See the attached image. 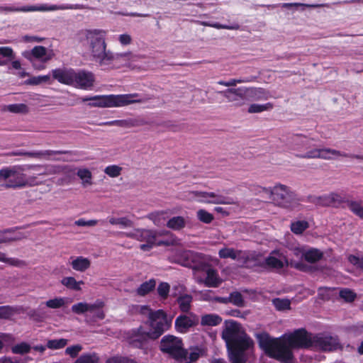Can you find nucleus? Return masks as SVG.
I'll return each mask as SVG.
<instances>
[{"label":"nucleus","mask_w":363,"mask_h":363,"mask_svg":"<svg viewBox=\"0 0 363 363\" xmlns=\"http://www.w3.org/2000/svg\"><path fill=\"white\" fill-rule=\"evenodd\" d=\"M77 176L82 180L83 184H91V172L87 169H80L77 173Z\"/></svg>","instance_id":"nucleus-51"},{"label":"nucleus","mask_w":363,"mask_h":363,"mask_svg":"<svg viewBox=\"0 0 363 363\" xmlns=\"http://www.w3.org/2000/svg\"><path fill=\"white\" fill-rule=\"evenodd\" d=\"M339 296L341 298L348 303L353 302L357 298V294L350 289H341L340 291Z\"/></svg>","instance_id":"nucleus-44"},{"label":"nucleus","mask_w":363,"mask_h":363,"mask_svg":"<svg viewBox=\"0 0 363 363\" xmlns=\"http://www.w3.org/2000/svg\"><path fill=\"white\" fill-rule=\"evenodd\" d=\"M330 196L331 206L337 208L345 203L352 213L363 220V206L361 201L348 200L342 194L335 192L330 193Z\"/></svg>","instance_id":"nucleus-13"},{"label":"nucleus","mask_w":363,"mask_h":363,"mask_svg":"<svg viewBox=\"0 0 363 363\" xmlns=\"http://www.w3.org/2000/svg\"><path fill=\"white\" fill-rule=\"evenodd\" d=\"M309 228V223L306 220H297L291 223V230L296 235L302 234Z\"/></svg>","instance_id":"nucleus-37"},{"label":"nucleus","mask_w":363,"mask_h":363,"mask_svg":"<svg viewBox=\"0 0 363 363\" xmlns=\"http://www.w3.org/2000/svg\"><path fill=\"white\" fill-rule=\"evenodd\" d=\"M170 285L167 282H160L157 288L158 296L162 300H166L169 294Z\"/></svg>","instance_id":"nucleus-42"},{"label":"nucleus","mask_w":363,"mask_h":363,"mask_svg":"<svg viewBox=\"0 0 363 363\" xmlns=\"http://www.w3.org/2000/svg\"><path fill=\"white\" fill-rule=\"evenodd\" d=\"M117 225L123 228H132L133 222L127 217H121L117 218Z\"/></svg>","instance_id":"nucleus-61"},{"label":"nucleus","mask_w":363,"mask_h":363,"mask_svg":"<svg viewBox=\"0 0 363 363\" xmlns=\"http://www.w3.org/2000/svg\"><path fill=\"white\" fill-rule=\"evenodd\" d=\"M99 357L95 353H85L77 359L74 363H99Z\"/></svg>","instance_id":"nucleus-39"},{"label":"nucleus","mask_w":363,"mask_h":363,"mask_svg":"<svg viewBox=\"0 0 363 363\" xmlns=\"http://www.w3.org/2000/svg\"><path fill=\"white\" fill-rule=\"evenodd\" d=\"M106 30L103 29H84L78 33L77 38L79 42L87 48L94 58L104 62L114 59L113 54L106 50Z\"/></svg>","instance_id":"nucleus-3"},{"label":"nucleus","mask_w":363,"mask_h":363,"mask_svg":"<svg viewBox=\"0 0 363 363\" xmlns=\"http://www.w3.org/2000/svg\"><path fill=\"white\" fill-rule=\"evenodd\" d=\"M137 311L143 315H145L148 318V320H150V317L152 313H154L155 311H152L149 306H138Z\"/></svg>","instance_id":"nucleus-60"},{"label":"nucleus","mask_w":363,"mask_h":363,"mask_svg":"<svg viewBox=\"0 0 363 363\" xmlns=\"http://www.w3.org/2000/svg\"><path fill=\"white\" fill-rule=\"evenodd\" d=\"M82 350V347L80 345H75L68 347L65 350V353L69 355L71 357H77L79 352Z\"/></svg>","instance_id":"nucleus-59"},{"label":"nucleus","mask_w":363,"mask_h":363,"mask_svg":"<svg viewBox=\"0 0 363 363\" xmlns=\"http://www.w3.org/2000/svg\"><path fill=\"white\" fill-rule=\"evenodd\" d=\"M199 320L195 315L181 314L178 315L174 322V328L179 333H186L191 328L196 326Z\"/></svg>","instance_id":"nucleus-16"},{"label":"nucleus","mask_w":363,"mask_h":363,"mask_svg":"<svg viewBox=\"0 0 363 363\" xmlns=\"http://www.w3.org/2000/svg\"><path fill=\"white\" fill-rule=\"evenodd\" d=\"M14 309L10 306H0V318L9 319L14 314Z\"/></svg>","instance_id":"nucleus-55"},{"label":"nucleus","mask_w":363,"mask_h":363,"mask_svg":"<svg viewBox=\"0 0 363 363\" xmlns=\"http://www.w3.org/2000/svg\"><path fill=\"white\" fill-rule=\"evenodd\" d=\"M61 282L67 289L74 291H80L81 285L84 284L83 281H77V280L72 277H64Z\"/></svg>","instance_id":"nucleus-35"},{"label":"nucleus","mask_w":363,"mask_h":363,"mask_svg":"<svg viewBox=\"0 0 363 363\" xmlns=\"http://www.w3.org/2000/svg\"><path fill=\"white\" fill-rule=\"evenodd\" d=\"M166 225L173 230H180L185 227L186 221L182 216H174L167 221Z\"/></svg>","instance_id":"nucleus-32"},{"label":"nucleus","mask_w":363,"mask_h":363,"mask_svg":"<svg viewBox=\"0 0 363 363\" xmlns=\"http://www.w3.org/2000/svg\"><path fill=\"white\" fill-rule=\"evenodd\" d=\"M147 122L140 118H127L123 120H114L104 123V125L108 126L116 125L125 128H131L147 125Z\"/></svg>","instance_id":"nucleus-18"},{"label":"nucleus","mask_w":363,"mask_h":363,"mask_svg":"<svg viewBox=\"0 0 363 363\" xmlns=\"http://www.w3.org/2000/svg\"><path fill=\"white\" fill-rule=\"evenodd\" d=\"M313 347L324 352H332L341 348V345L337 336L319 333L313 335Z\"/></svg>","instance_id":"nucleus-12"},{"label":"nucleus","mask_w":363,"mask_h":363,"mask_svg":"<svg viewBox=\"0 0 363 363\" xmlns=\"http://www.w3.org/2000/svg\"><path fill=\"white\" fill-rule=\"evenodd\" d=\"M262 191L272 196L274 203L279 206L289 208L291 207L294 201V195L286 186L279 184L274 187L273 189L265 187H259Z\"/></svg>","instance_id":"nucleus-9"},{"label":"nucleus","mask_w":363,"mask_h":363,"mask_svg":"<svg viewBox=\"0 0 363 363\" xmlns=\"http://www.w3.org/2000/svg\"><path fill=\"white\" fill-rule=\"evenodd\" d=\"M222 322V318L214 313L206 314L201 316V324L203 326H216Z\"/></svg>","instance_id":"nucleus-30"},{"label":"nucleus","mask_w":363,"mask_h":363,"mask_svg":"<svg viewBox=\"0 0 363 363\" xmlns=\"http://www.w3.org/2000/svg\"><path fill=\"white\" fill-rule=\"evenodd\" d=\"M198 219L203 223H211L214 217L213 215L204 209H200L197 211Z\"/></svg>","instance_id":"nucleus-49"},{"label":"nucleus","mask_w":363,"mask_h":363,"mask_svg":"<svg viewBox=\"0 0 363 363\" xmlns=\"http://www.w3.org/2000/svg\"><path fill=\"white\" fill-rule=\"evenodd\" d=\"M312 201L318 206H331L330 194H324L319 196H315Z\"/></svg>","instance_id":"nucleus-47"},{"label":"nucleus","mask_w":363,"mask_h":363,"mask_svg":"<svg viewBox=\"0 0 363 363\" xmlns=\"http://www.w3.org/2000/svg\"><path fill=\"white\" fill-rule=\"evenodd\" d=\"M206 273V277L203 281L207 287H218L223 282L222 279L219 277L218 271L211 267H206L204 270Z\"/></svg>","instance_id":"nucleus-20"},{"label":"nucleus","mask_w":363,"mask_h":363,"mask_svg":"<svg viewBox=\"0 0 363 363\" xmlns=\"http://www.w3.org/2000/svg\"><path fill=\"white\" fill-rule=\"evenodd\" d=\"M313 139L303 135H296L292 138L293 149L304 150L305 153L297 155L298 157L304 159L332 160L333 157H347L348 154L331 148H318L313 144Z\"/></svg>","instance_id":"nucleus-4"},{"label":"nucleus","mask_w":363,"mask_h":363,"mask_svg":"<svg viewBox=\"0 0 363 363\" xmlns=\"http://www.w3.org/2000/svg\"><path fill=\"white\" fill-rule=\"evenodd\" d=\"M4 109L14 113H26L28 111V106L24 104H9L6 106Z\"/></svg>","instance_id":"nucleus-40"},{"label":"nucleus","mask_w":363,"mask_h":363,"mask_svg":"<svg viewBox=\"0 0 363 363\" xmlns=\"http://www.w3.org/2000/svg\"><path fill=\"white\" fill-rule=\"evenodd\" d=\"M0 180L6 182L2 186L6 189H21L26 186V174L17 171L15 167L0 169Z\"/></svg>","instance_id":"nucleus-10"},{"label":"nucleus","mask_w":363,"mask_h":363,"mask_svg":"<svg viewBox=\"0 0 363 363\" xmlns=\"http://www.w3.org/2000/svg\"><path fill=\"white\" fill-rule=\"evenodd\" d=\"M49 79H50L49 75L33 77L29 78L26 81V83L28 84H32V85H37V84H42L43 82H47L48 81H49Z\"/></svg>","instance_id":"nucleus-57"},{"label":"nucleus","mask_w":363,"mask_h":363,"mask_svg":"<svg viewBox=\"0 0 363 363\" xmlns=\"http://www.w3.org/2000/svg\"><path fill=\"white\" fill-rule=\"evenodd\" d=\"M71 265L76 271L84 272L90 267L91 262L88 258L79 256L72 261Z\"/></svg>","instance_id":"nucleus-26"},{"label":"nucleus","mask_w":363,"mask_h":363,"mask_svg":"<svg viewBox=\"0 0 363 363\" xmlns=\"http://www.w3.org/2000/svg\"><path fill=\"white\" fill-rule=\"evenodd\" d=\"M230 303L238 307H243L245 306V301L240 292L233 291L230 294Z\"/></svg>","instance_id":"nucleus-45"},{"label":"nucleus","mask_w":363,"mask_h":363,"mask_svg":"<svg viewBox=\"0 0 363 363\" xmlns=\"http://www.w3.org/2000/svg\"><path fill=\"white\" fill-rule=\"evenodd\" d=\"M123 356L121 355H115L111 357H108L106 360V363H121L122 362Z\"/></svg>","instance_id":"nucleus-64"},{"label":"nucleus","mask_w":363,"mask_h":363,"mask_svg":"<svg viewBox=\"0 0 363 363\" xmlns=\"http://www.w3.org/2000/svg\"><path fill=\"white\" fill-rule=\"evenodd\" d=\"M259 347L265 354L281 363H294L293 349L313 347V335L305 328H298L279 337H273L265 332L255 333Z\"/></svg>","instance_id":"nucleus-1"},{"label":"nucleus","mask_w":363,"mask_h":363,"mask_svg":"<svg viewBox=\"0 0 363 363\" xmlns=\"http://www.w3.org/2000/svg\"><path fill=\"white\" fill-rule=\"evenodd\" d=\"M193 297L190 294H182L177 298L179 310L182 313H188L191 310Z\"/></svg>","instance_id":"nucleus-27"},{"label":"nucleus","mask_w":363,"mask_h":363,"mask_svg":"<svg viewBox=\"0 0 363 363\" xmlns=\"http://www.w3.org/2000/svg\"><path fill=\"white\" fill-rule=\"evenodd\" d=\"M15 58L13 50L10 47H0V66L7 65Z\"/></svg>","instance_id":"nucleus-28"},{"label":"nucleus","mask_w":363,"mask_h":363,"mask_svg":"<svg viewBox=\"0 0 363 363\" xmlns=\"http://www.w3.org/2000/svg\"><path fill=\"white\" fill-rule=\"evenodd\" d=\"M184 258L183 265L194 271L204 272L206 267H211L206 256L202 253L189 251L184 254Z\"/></svg>","instance_id":"nucleus-14"},{"label":"nucleus","mask_w":363,"mask_h":363,"mask_svg":"<svg viewBox=\"0 0 363 363\" xmlns=\"http://www.w3.org/2000/svg\"><path fill=\"white\" fill-rule=\"evenodd\" d=\"M25 238L22 233H15L14 228L0 231V244L21 240Z\"/></svg>","instance_id":"nucleus-21"},{"label":"nucleus","mask_w":363,"mask_h":363,"mask_svg":"<svg viewBox=\"0 0 363 363\" xmlns=\"http://www.w3.org/2000/svg\"><path fill=\"white\" fill-rule=\"evenodd\" d=\"M274 106V104L272 102L264 104H252L249 106L247 111L250 113H261L264 111H270L273 109Z\"/></svg>","instance_id":"nucleus-36"},{"label":"nucleus","mask_w":363,"mask_h":363,"mask_svg":"<svg viewBox=\"0 0 363 363\" xmlns=\"http://www.w3.org/2000/svg\"><path fill=\"white\" fill-rule=\"evenodd\" d=\"M323 256V252L318 249H311L303 254L304 259L310 263H315L320 260Z\"/></svg>","instance_id":"nucleus-34"},{"label":"nucleus","mask_w":363,"mask_h":363,"mask_svg":"<svg viewBox=\"0 0 363 363\" xmlns=\"http://www.w3.org/2000/svg\"><path fill=\"white\" fill-rule=\"evenodd\" d=\"M182 338L172 335H164L160 340V350L162 352L169 354L174 359H186L187 350L184 348Z\"/></svg>","instance_id":"nucleus-7"},{"label":"nucleus","mask_w":363,"mask_h":363,"mask_svg":"<svg viewBox=\"0 0 363 363\" xmlns=\"http://www.w3.org/2000/svg\"><path fill=\"white\" fill-rule=\"evenodd\" d=\"M252 94L255 99L257 101L267 100L271 97L269 92L262 88L254 89L252 91Z\"/></svg>","instance_id":"nucleus-46"},{"label":"nucleus","mask_w":363,"mask_h":363,"mask_svg":"<svg viewBox=\"0 0 363 363\" xmlns=\"http://www.w3.org/2000/svg\"><path fill=\"white\" fill-rule=\"evenodd\" d=\"M30 168L36 170L38 176H48L55 173L53 167L50 165H33Z\"/></svg>","instance_id":"nucleus-43"},{"label":"nucleus","mask_w":363,"mask_h":363,"mask_svg":"<svg viewBox=\"0 0 363 363\" xmlns=\"http://www.w3.org/2000/svg\"><path fill=\"white\" fill-rule=\"evenodd\" d=\"M0 262L17 267H21L26 265L25 261L15 257H6V254L1 252H0Z\"/></svg>","instance_id":"nucleus-38"},{"label":"nucleus","mask_w":363,"mask_h":363,"mask_svg":"<svg viewBox=\"0 0 363 363\" xmlns=\"http://www.w3.org/2000/svg\"><path fill=\"white\" fill-rule=\"evenodd\" d=\"M242 252L241 250H235L233 248L223 247L218 251V256L222 259L230 258L235 260L240 257Z\"/></svg>","instance_id":"nucleus-31"},{"label":"nucleus","mask_w":363,"mask_h":363,"mask_svg":"<svg viewBox=\"0 0 363 363\" xmlns=\"http://www.w3.org/2000/svg\"><path fill=\"white\" fill-rule=\"evenodd\" d=\"M138 233H139V240L140 241H145L148 244L158 246L163 244L162 242H157V234L152 230L138 229Z\"/></svg>","instance_id":"nucleus-23"},{"label":"nucleus","mask_w":363,"mask_h":363,"mask_svg":"<svg viewBox=\"0 0 363 363\" xmlns=\"http://www.w3.org/2000/svg\"><path fill=\"white\" fill-rule=\"evenodd\" d=\"M260 266L262 267L280 269L284 267V264L279 259L273 256H269L264 259V262H263Z\"/></svg>","instance_id":"nucleus-33"},{"label":"nucleus","mask_w":363,"mask_h":363,"mask_svg":"<svg viewBox=\"0 0 363 363\" xmlns=\"http://www.w3.org/2000/svg\"><path fill=\"white\" fill-rule=\"evenodd\" d=\"M273 302L276 308L279 311H284L290 308L291 303L288 299L275 298Z\"/></svg>","instance_id":"nucleus-53"},{"label":"nucleus","mask_w":363,"mask_h":363,"mask_svg":"<svg viewBox=\"0 0 363 363\" xmlns=\"http://www.w3.org/2000/svg\"><path fill=\"white\" fill-rule=\"evenodd\" d=\"M32 55L36 59L47 62L52 57V52L43 46H35L31 50Z\"/></svg>","instance_id":"nucleus-24"},{"label":"nucleus","mask_w":363,"mask_h":363,"mask_svg":"<svg viewBox=\"0 0 363 363\" xmlns=\"http://www.w3.org/2000/svg\"><path fill=\"white\" fill-rule=\"evenodd\" d=\"M68 340L65 338L49 340L47 342L46 347L51 350H59L64 348Z\"/></svg>","instance_id":"nucleus-41"},{"label":"nucleus","mask_w":363,"mask_h":363,"mask_svg":"<svg viewBox=\"0 0 363 363\" xmlns=\"http://www.w3.org/2000/svg\"><path fill=\"white\" fill-rule=\"evenodd\" d=\"M45 306L50 308L57 309L60 308L65 305V300L63 298H55L50 299L45 303Z\"/></svg>","instance_id":"nucleus-52"},{"label":"nucleus","mask_w":363,"mask_h":363,"mask_svg":"<svg viewBox=\"0 0 363 363\" xmlns=\"http://www.w3.org/2000/svg\"><path fill=\"white\" fill-rule=\"evenodd\" d=\"M255 79L254 77H240L238 79H230L226 82H220L221 84H224L225 86H235L237 83H242V82H252Z\"/></svg>","instance_id":"nucleus-58"},{"label":"nucleus","mask_w":363,"mask_h":363,"mask_svg":"<svg viewBox=\"0 0 363 363\" xmlns=\"http://www.w3.org/2000/svg\"><path fill=\"white\" fill-rule=\"evenodd\" d=\"M348 261L357 269L363 272V255L359 257L354 255H350L348 256Z\"/></svg>","instance_id":"nucleus-50"},{"label":"nucleus","mask_w":363,"mask_h":363,"mask_svg":"<svg viewBox=\"0 0 363 363\" xmlns=\"http://www.w3.org/2000/svg\"><path fill=\"white\" fill-rule=\"evenodd\" d=\"M53 77L59 82L71 85L77 83L81 88L91 87L94 83V76L90 72H82L76 74L74 69H53Z\"/></svg>","instance_id":"nucleus-6"},{"label":"nucleus","mask_w":363,"mask_h":363,"mask_svg":"<svg viewBox=\"0 0 363 363\" xmlns=\"http://www.w3.org/2000/svg\"><path fill=\"white\" fill-rule=\"evenodd\" d=\"M203 194L208 196V199H200L201 202L214 203V204H227L230 203L227 201V198L219 194H216L214 192L203 193Z\"/></svg>","instance_id":"nucleus-29"},{"label":"nucleus","mask_w":363,"mask_h":363,"mask_svg":"<svg viewBox=\"0 0 363 363\" xmlns=\"http://www.w3.org/2000/svg\"><path fill=\"white\" fill-rule=\"evenodd\" d=\"M228 351L231 363H245V352L254 347L253 340L234 320H226L221 334Z\"/></svg>","instance_id":"nucleus-2"},{"label":"nucleus","mask_w":363,"mask_h":363,"mask_svg":"<svg viewBox=\"0 0 363 363\" xmlns=\"http://www.w3.org/2000/svg\"><path fill=\"white\" fill-rule=\"evenodd\" d=\"M11 350L13 354H25L30 351V346L26 342H21L14 345Z\"/></svg>","instance_id":"nucleus-48"},{"label":"nucleus","mask_w":363,"mask_h":363,"mask_svg":"<svg viewBox=\"0 0 363 363\" xmlns=\"http://www.w3.org/2000/svg\"><path fill=\"white\" fill-rule=\"evenodd\" d=\"M72 9L71 6H47V5H41V6H26L23 7H0L1 11H9V12H30V11H55L59 9Z\"/></svg>","instance_id":"nucleus-15"},{"label":"nucleus","mask_w":363,"mask_h":363,"mask_svg":"<svg viewBox=\"0 0 363 363\" xmlns=\"http://www.w3.org/2000/svg\"><path fill=\"white\" fill-rule=\"evenodd\" d=\"M150 340H152V335L142 325L132 329L128 337L129 345L133 348L140 350H146Z\"/></svg>","instance_id":"nucleus-11"},{"label":"nucleus","mask_w":363,"mask_h":363,"mask_svg":"<svg viewBox=\"0 0 363 363\" xmlns=\"http://www.w3.org/2000/svg\"><path fill=\"white\" fill-rule=\"evenodd\" d=\"M156 286V280L150 279L142 283L136 289V294L140 296H145L152 291Z\"/></svg>","instance_id":"nucleus-25"},{"label":"nucleus","mask_w":363,"mask_h":363,"mask_svg":"<svg viewBox=\"0 0 363 363\" xmlns=\"http://www.w3.org/2000/svg\"><path fill=\"white\" fill-rule=\"evenodd\" d=\"M202 24L204 25V26H211V27H213V28H218V29L223 28V29L238 30L239 28V26L238 25H234V26H228L221 25V24H219V23L209 24V23H203Z\"/></svg>","instance_id":"nucleus-62"},{"label":"nucleus","mask_w":363,"mask_h":363,"mask_svg":"<svg viewBox=\"0 0 363 363\" xmlns=\"http://www.w3.org/2000/svg\"><path fill=\"white\" fill-rule=\"evenodd\" d=\"M172 318H169L167 313L159 309L155 311L150 317V320L147 321L152 335V340L158 339L165 331L168 330L172 326Z\"/></svg>","instance_id":"nucleus-8"},{"label":"nucleus","mask_w":363,"mask_h":363,"mask_svg":"<svg viewBox=\"0 0 363 363\" xmlns=\"http://www.w3.org/2000/svg\"><path fill=\"white\" fill-rule=\"evenodd\" d=\"M66 152L64 151H55V150H40V151H33L28 152L23 150H17L13 152L11 155L14 156H26L31 158L40 159L47 156H51L54 155L65 154Z\"/></svg>","instance_id":"nucleus-19"},{"label":"nucleus","mask_w":363,"mask_h":363,"mask_svg":"<svg viewBox=\"0 0 363 363\" xmlns=\"http://www.w3.org/2000/svg\"><path fill=\"white\" fill-rule=\"evenodd\" d=\"M218 95L225 97L228 102L233 103L236 106H241L245 103V91L242 89H228L224 91H218Z\"/></svg>","instance_id":"nucleus-17"},{"label":"nucleus","mask_w":363,"mask_h":363,"mask_svg":"<svg viewBox=\"0 0 363 363\" xmlns=\"http://www.w3.org/2000/svg\"><path fill=\"white\" fill-rule=\"evenodd\" d=\"M137 96L138 94L96 95L84 96L81 99L83 102L93 101L94 102L89 104L91 107H121L138 101L133 99Z\"/></svg>","instance_id":"nucleus-5"},{"label":"nucleus","mask_w":363,"mask_h":363,"mask_svg":"<svg viewBox=\"0 0 363 363\" xmlns=\"http://www.w3.org/2000/svg\"><path fill=\"white\" fill-rule=\"evenodd\" d=\"M121 167L113 164L106 167L104 172L111 177H117L121 174Z\"/></svg>","instance_id":"nucleus-54"},{"label":"nucleus","mask_w":363,"mask_h":363,"mask_svg":"<svg viewBox=\"0 0 363 363\" xmlns=\"http://www.w3.org/2000/svg\"><path fill=\"white\" fill-rule=\"evenodd\" d=\"M104 306V303L100 301L94 304H89L86 303L79 302L74 304L72 306V311L76 314H83L87 311H93L96 308H100Z\"/></svg>","instance_id":"nucleus-22"},{"label":"nucleus","mask_w":363,"mask_h":363,"mask_svg":"<svg viewBox=\"0 0 363 363\" xmlns=\"http://www.w3.org/2000/svg\"><path fill=\"white\" fill-rule=\"evenodd\" d=\"M203 349L199 347H191L189 357V360H191V362H196L199 359V357L203 354Z\"/></svg>","instance_id":"nucleus-56"},{"label":"nucleus","mask_w":363,"mask_h":363,"mask_svg":"<svg viewBox=\"0 0 363 363\" xmlns=\"http://www.w3.org/2000/svg\"><path fill=\"white\" fill-rule=\"evenodd\" d=\"M26 186H33L41 184L43 182L38 180V177L35 176H30L28 177V178L26 177Z\"/></svg>","instance_id":"nucleus-63"}]
</instances>
